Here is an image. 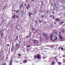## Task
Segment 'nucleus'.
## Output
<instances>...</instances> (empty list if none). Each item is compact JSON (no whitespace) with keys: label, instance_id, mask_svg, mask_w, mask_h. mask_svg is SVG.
I'll list each match as a JSON object with an SVG mask.
<instances>
[{"label":"nucleus","instance_id":"obj_2","mask_svg":"<svg viewBox=\"0 0 65 65\" xmlns=\"http://www.w3.org/2000/svg\"><path fill=\"white\" fill-rule=\"evenodd\" d=\"M15 17H16V18H17V19H18V18H19V16L17 15L16 14H14L13 15V16H12V18H13V19H14Z\"/></svg>","mask_w":65,"mask_h":65},{"label":"nucleus","instance_id":"obj_41","mask_svg":"<svg viewBox=\"0 0 65 65\" xmlns=\"http://www.w3.org/2000/svg\"><path fill=\"white\" fill-rule=\"evenodd\" d=\"M31 33H30L29 35L31 36Z\"/></svg>","mask_w":65,"mask_h":65},{"label":"nucleus","instance_id":"obj_11","mask_svg":"<svg viewBox=\"0 0 65 65\" xmlns=\"http://www.w3.org/2000/svg\"><path fill=\"white\" fill-rule=\"evenodd\" d=\"M3 22H7V20H5V19H3L2 20Z\"/></svg>","mask_w":65,"mask_h":65},{"label":"nucleus","instance_id":"obj_63","mask_svg":"<svg viewBox=\"0 0 65 65\" xmlns=\"http://www.w3.org/2000/svg\"><path fill=\"white\" fill-rule=\"evenodd\" d=\"M46 49H48V48H46Z\"/></svg>","mask_w":65,"mask_h":65},{"label":"nucleus","instance_id":"obj_15","mask_svg":"<svg viewBox=\"0 0 65 65\" xmlns=\"http://www.w3.org/2000/svg\"><path fill=\"white\" fill-rule=\"evenodd\" d=\"M61 31L62 32H65V31H64V30L63 29L61 30Z\"/></svg>","mask_w":65,"mask_h":65},{"label":"nucleus","instance_id":"obj_47","mask_svg":"<svg viewBox=\"0 0 65 65\" xmlns=\"http://www.w3.org/2000/svg\"><path fill=\"white\" fill-rule=\"evenodd\" d=\"M10 30L9 29H8L7 30V31H9Z\"/></svg>","mask_w":65,"mask_h":65},{"label":"nucleus","instance_id":"obj_10","mask_svg":"<svg viewBox=\"0 0 65 65\" xmlns=\"http://www.w3.org/2000/svg\"><path fill=\"white\" fill-rule=\"evenodd\" d=\"M53 32L54 33H57L58 32L57 31H56V30H53Z\"/></svg>","mask_w":65,"mask_h":65},{"label":"nucleus","instance_id":"obj_59","mask_svg":"<svg viewBox=\"0 0 65 65\" xmlns=\"http://www.w3.org/2000/svg\"><path fill=\"white\" fill-rule=\"evenodd\" d=\"M45 23H46V22H45Z\"/></svg>","mask_w":65,"mask_h":65},{"label":"nucleus","instance_id":"obj_17","mask_svg":"<svg viewBox=\"0 0 65 65\" xmlns=\"http://www.w3.org/2000/svg\"><path fill=\"white\" fill-rule=\"evenodd\" d=\"M53 64H54V65H55L56 64V62H54L53 61L52 62Z\"/></svg>","mask_w":65,"mask_h":65},{"label":"nucleus","instance_id":"obj_49","mask_svg":"<svg viewBox=\"0 0 65 65\" xmlns=\"http://www.w3.org/2000/svg\"><path fill=\"white\" fill-rule=\"evenodd\" d=\"M53 17V15H51L50 16V17Z\"/></svg>","mask_w":65,"mask_h":65},{"label":"nucleus","instance_id":"obj_35","mask_svg":"<svg viewBox=\"0 0 65 65\" xmlns=\"http://www.w3.org/2000/svg\"><path fill=\"white\" fill-rule=\"evenodd\" d=\"M63 47H61V50H63Z\"/></svg>","mask_w":65,"mask_h":65},{"label":"nucleus","instance_id":"obj_21","mask_svg":"<svg viewBox=\"0 0 65 65\" xmlns=\"http://www.w3.org/2000/svg\"><path fill=\"white\" fill-rule=\"evenodd\" d=\"M59 20V19L57 18L56 19V21H58V20Z\"/></svg>","mask_w":65,"mask_h":65},{"label":"nucleus","instance_id":"obj_5","mask_svg":"<svg viewBox=\"0 0 65 65\" xmlns=\"http://www.w3.org/2000/svg\"><path fill=\"white\" fill-rule=\"evenodd\" d=\"M12 62V58H11L9 65H11Z\"/></svg>","mask_w":65,"mask_h":65},{"label":"nucleus","instance_id":"obj_4","mask_svg":"<svg viewBox=\"0 0 65 65\" xmlns=\"http://www.w3.org/2000/svg\"><path fill=\"white\" fill-rule=\"evenodd\" d=\"M40 57H41V56L40 55H38L37 56V58L38 59H40Z\"/></svg>","mask_w":65,"mask_h":65},{"label":"nucleus","instance_id":"obj_44","mask_svg":"<svg viewBox=\"0 0 65 65\" xmlns=\"http://www.w3.org/2000/svg\"><path fill=\"white\" fill-rule=\"evenodd\" d=\"M19 43H21V41H19Z\"/></svg>","mask_w":65,"mask_h":65},{"label":"nucleus","instance_id":"obj_24","mask_svg":"<svg viewBox=\"0 0 65 65\" xmlns=\"http://www.w3.org/2000/svg\"><path fill=\"white\" fill-rule=\"evenodd\" d=\"M63 63H65V60L63 59Z\"/></svg>","mask_w":65,"mask_h":65},{"label":"nucleus","instance_id":"obj_61","mask_svg":"<svg viewBox=\"0 0 65 65\" xmlns=\"http://www.w3.org/2000/svg\"><path fill=\"white\" fill-rule=\"evenodd\" d=\"M26 1H28V0H26Z\"/></svg>","mask_w":65,"mask_h":65},{"label":"nucleus","instance_id":"obj_23","mask_svg":"<svg viewBox=\"0 0 65 65\" xmlns=\"http://www.w3.org/2000/svg\"><path fill=\"white\" fill-rule=\"evenodd\" d=\"M64 23V22L63 21L60 24L61 25H62V24H63V23Z\"/></svg>","mask_w":65,"mask_h":65},{"label":"nucleus","instance_id":"obj_51","mask_svg":"<svg viewBox=\"0 0 65 65\" xmlns=\"http://www.w3.org/2000/svg\"><path fill=\"white\" fill-rule=\"evenodd\" d=\"M60 48H61V47H59V49H60Z\"/></svg>","mask_w":65,"mask_h":65},{"label":"nucleus","instance_id":"obj_14","mask_svg":"<svg viewBox=\"0 0 65 65\" xmlns=\"http://www.w3.org/2000/svg\"><path fill=\"white\" fill-rule=\"evenodd\" d=\"M31 15H33V14L31 13H29V15L30 17H31Z\"/></svg>","mask_w":65,"mask_h":65},{"label":"nucleus","instance_id":"obj_20","mask_svg":"<svg viewBox=\"0 0 65 65\" xmlns=\"http://www.w3.org/2000/svg\"><path fill=\"white\" fill-rule=\"evenodd\" d=\"M18 39V36H17L16 38V40H17Z\"/></svg>","mask_w":65,"mask_h":65},{"label":"nucleus","instance_id":"obj_28","mask_svg":"<svg viewBox=\"0 0 65 65\" xmlns=\"http://www.w3.org/2000/svg\"><path fill=\"white\" fill-rule=\"evenodd\" d=\"M43 47H45V46H42L41 47V48H43Z\"/></svg>","mask_w":65,"mask_h":65},{"label":"nucleus","instance_id":"obj_43","mask_svg":"<svg viewBox=\"0 0 65 65\" xmlns=\"http://www.w3.org/2000/svg\"><path fill=\"white\" fill-rule=\"evenodd\" d=\"M53 14H55V12L54 11L53 12Z\"/></svg>","mask_w":65,"mask_h":65},{"label":"nucleus","instance_id":"obj_52","mask_svg":"<svg viewBox=\"0 0 65 65\" xmlns=\"http://www.w3.org/2000/svg\"><path fill=\"white\" fill-rule=\"evenodd\" d=\"M15 28H16V29H18V28H17V27H15Z\"/></svg>","mask_w":65,"mask_h":65},{"label":"nucleus","instance_id":"obj_58","mask_svg":"<svg viewBox=\"0 0 65 65\" xmlns=\"http://www.w3.org/2000/svg\"><path fill=\"white\" fill-rule=\"evenodd\" d=\"M53 19H54V17H53Z\"/></svg>","mask_w":65,"mask_h":65},{"label":"nucleus","instance_id":"obj_13","mask_svg":"<svg viewBox=\"0 0 65 65\" xmlns=\"http://www.w3.org/2000/svg\"><path fill=\"white\" fill-rule=\"evenodd\" d=\"M3 33H1V37H3Z\"/></svg>","mask_w":65,"mask_h":65},{"label":"nucleus","instance_id":"obj_34","mask_svg":"<svg viewBox=\"0 0 65 65\" xmlns=\"http://www.w3.org/2000/svg\"><path fill=\"white\" fill-rule=\"evenodd\" d=\"M37 12V11H36V10L35 12V13H36V12Z\"/></svg>","mask_w":65,"mask_h":65},{"label":"nucleus","instance_id":"obj_29","mask_svg":"<svg viewBox=\"0 0 65 65\" xmlns=\"http://www.w3.org/2000/svg\"><path fill=\"white\" fill-rule=\"evenodd\" d=\"M19 46V44H16V46Z\"/></svg>","mask_w":65,"mask_h":65},{"label":"nucleus","instance_id":"obj_37","mask_svg":"<svg viewBox=\"0 0 65 65\" xmlns=\"http://www.w3.org/2000/svg\"><path fill=\"white\" fill-rule=\"evenodd\" d=\"M51 26H52V27H54V25L52 24L51 25Z\"/></svg>","mask_w":65,"mask_h":65},{"label":"nucleus","instance_id":"obj_39","mask_svg":"<svg viewBox=\"0 0 65 65\" xmlns=\"http://www.w3.org/2000/svg\"><path fill=\"white\" fill-rule=\"evenodd\" d=\"M27 46L28 47H30V46Z\"/></svg>","mask_w":65,"mask_h":65},{"label":"nucleus","instance_id":"obj_57","mask_svg":"<svg viewBox=\"0 0 65 65\" xmlns=\"http://www.w3.org/2000/svg\"><path fill=\"white\" fill-rule=\"evenodd\" d=\"M25 6H26V4L25 5Z\"/></svg>","mask_w":65,"mask_h":65},{"label":"nucleus","instance_id":"obj_53","mask_svg":"<svg viewBox=\"0 0 65 65\" xmlns=\"http://www.w3.org/2000/svg\"><path fill=\"white\" fill-rule=\"evenodd\" d=\"M48 46V45H46V46Z\"/></svg>","mask_w":65,"mask_h":65},{"label":"nucleus","instance_id":"obj_16","mask_svg":"<svg viewBox=\"0 0 65 65\" xmlns=\"http://www.w3.org/2000/svg\"><path fill=\"white\" fill-rule=\"evenodd\" d=\"M43 21L42 20H40L39 21V22L40 23H41Z\"/></svg>","mask_w":65,"mask_h":65},{"label":"nucleus","instance_id":"obj_18","mask_svg":"<svg viewBox=\"0 0 65 65\" xmlns=\"http://www.w3.org/2000/svg\"><path fill=\"white\" fill-rule=\"evenodd\" d=\"M23 6V4H21V6H20V7H22Z\"/></svg>","mask_w":65,"mask_h":65},{"label":"nucleus","instance_id":"obj_27","mask_svg":"<svg viewBox=\"0 0 65 65\" xmlns=\"http://www.w3.org/2000/svg\"><path fill=\"white\" fill-rule=\"evenodd\" d=\"M36 23V24H37L38 23V22H37V21H35Z\"/></svg>","mask_w":65,"mask_h":65},{"label":"nucleus","instance_id":"obj_31","mask_svg":"<svg viewBox=\"0 0 65 65\" xmlns=\"http://www.w3.org/2000/svg\"><path fill=\"white\" fill-rule=\"evenodd\" d=\"M54 5L55 6H57V5H56V4H54Z\"/></svg>","mask_w":65,"mask_h":65},{"label":"nucleus","instance_id":"obj_60","mask_svg":"<svg viewBox=\"0 0 65 65\" xmlns=\"http://www.w3.org/2000/svg\"><path fill=\"white\" fill-rule=\"evenodd\" d=\"M48 13V11H47V13Z\"/></svg>","mask_w":65,"mask_h":65},{"label":"nucleus","instance_id":"obj_50","mask_svg":"<svg viewBox=\"0 0 65 65\" xmlns=\"http://www.w3.org/2000/svg\"><path fill=\"white\" fill-rule=\"evenodd\" d=\"M17 30H18V31H19V28H18V29H17Z\"/></svg>","mask_w":65,"mask_h":65},{"label":"nucleus","instance_id":"obj_7","mask_svg":"<svg viewBox=\"0 0 65 65\" xmlns=\"http://www.w3.org/2000/svg\"><path fill=\"white\" fill-rule=\"evenodd\" d=\"M61 34V33H59V38L60 39H62L63 38H62V37L60 36V34Z\"/></svg>","mask_w":65,"mask_h":65},{"label":"nucleus","instance_id":"obj_30","mask_svg":"<svg viewBox=\"0 0 65 65\" xmlns=\"http://www.w3.org/2000/svg\"><path fill=\"white\" fill-rule=\"evenodd\" d=\"M9 58L7 56L6 57V59H8Z\"/></svg>","mask_w":65,"mask_h":65},{"label":"nucleus","instance_id":"obj_8","mask_svg":"<svg viewBox=\"0 0 65 65\" xmlns=\"http://www.w3.org/2000/svg\"><path fill=\"white\" fill-rule=\"evenodd\" d=\"M14 50V46H13V45H12V46L11 48V51L12 52L13 51V50Z\"/></svg>","mask_w":65,"mask_h":65},{"label":"nucleus","instance_id":"obj_45","mask_svg":"<svg viewBox=\"0 0 65 65\" xmlns=\"http://www.w3.org/2000/svg\"><path fill=\"white\" fill-rule=\"evenodd\" d=\"M35 56H36V55H35L34 58H36V57Z\"/></svg>","mask_w":65,"mask_h":65},{"label":"nucleus","instance_id":"obj_26","mask_svg":"<svg viewBox=\"0 0 65 65\" xmlns=\"http://www.w3.org/2000/svg\"><path fill=\"white\" fill-rule=\"evenodd\" d=\"M61 64V62H59L58 63V65H60V64Z\"/></svg>","mask_w":65,"mask_h":65},{"label":"nucleus","instance_id":"obj_19","mask_svg":"<svg viewBox=\"0 0 65 65\" xmlns=\"http://www.w3.org/2000/svg\"><path fill=\"white\" fill-rule=\"evenodd\" d=\"M24 63H27V61H26V60H24Z\"/></svg>","mask_w":65,"mask_h":65},{"label":"nucleus","instance_id":"obj_32","mask_svg":"<svg viewBox=\"0 0 65 65\" xmlns=\"http://www.w3.org/2000/svg\"><path fill=\"white\" fill-rule=\"evenodd\" d=\"M18 55L19 56H21V55L20 54H19Z\"/></svg>","mask_w":65,"mask_h":65},{"label":"nucleus","instance_id":"obj_62","mask_svg":"<svg viewBox=\"0 0 65 65\" xmlns=\"http://www.w3.org/2000/svg\"><path fill=\"white\" fill-rule=\"evenodd\" d=\"M17 63H18L19 62V61H17Z\"/></svg>","mask_w":65,"mask_h":65},{"label":"nucleus","instance_id":"obj_12","mask_svg":"<svg viewBox=\"0 0 65 65\" xmlns=\"http://www.w3.org/2000/svg\"><path fill=\"white\" fill-rule=\"evenodd\" d=\"M45 39H46V40H48V36H47L45 38Z\"/></svg>","mask_w":65,"mask_h":65},{"label":"nucleus","instance_id":"obj_42","mask_svg":"<svg viewBox=\"0 0 65 65\" xmlns=\"http://www.w3.org/2000/svg\"><path fill=\"white\" fill-rule=\"evenodd\" d=\"M54 24H57V22H55Z\"/></svg>","mask_w":65,"mask_h":65},{"label":"nucleus","instance_id":"obj_1","mask_svg":"<svg viewBox=\"0 0 65 65\" xmlns=\"http://www.w3.org/2000/svg\"><path fill=\"white\" fill-rule=\"evenodd\" d=\"M51 39L53 41L56 40L57 39V37L54 35H52L51 36Z\"/></svg>","mask_w":65,"mask_h":65},{"label":"nucleus","instance_id":"obj_22","mask_svg":"<svg viewBox=\"0 0 65 65\" xmlns=\"http://www.w3.org/2000/svg\"><path fill=\"white\" fill-rule=\"evenodd\" d=\"M23 12H24V11H21V13H22V14H23Z\"/></svg>","mask_w":65,"mask_h":65},{"label":"nucleus","instance_id":"obj_56","mask_svg":"<svg viewBox=\"0 0 65 65\" xmlns=\"http://www.w3.org/2000/svg\"><path fill=\"white\" fill-rule=\"evenodd\" d=\"M14 11H15V10H14Z\"/></svg>","mask_w":65,"mask_h":65},{"label":"nucleus","instance_id":"obj_54","mask_svg":"<svg viewBox=\"0 0 65 65\" xmlns=\"http://www.w3.org/2000/svg\"><path fill=\"white\" fill-rule=\"evenodd\" d=\"M20 64H22V63H20Z\"/></svg>","mask_w":65,"mask_h":65},{"label":"nucleus","instance_id":"obj_25","mask_svg":"<svg viewBox=\"0 0 65 65\" xmlns=\"http://www.w3.org/2000/svg\"><path fill=\"white\" fill-rule=\"evenodd\" d=\"M22 35H22V33H21L20 34V36H22Z\"/></svg>","mask_w":65,"mask_h":65},{"label":"nucleus","instance_id":"obj_64","mask_svg":"<svg viewBox=\"0 0 65 65\" xmlns=\"http://www.w3.org/2000/svg\"><path fill=\"white\" fill-rule=\"evenodd\" d=\"M58 45H57V46H58Z\"/></svg>","mask_w":65,"mask_h":65},{"label":"nucleus","instance_id":"obj_46","mask_svg":"<svg viewBox=\"0 0 65 65\" xmlns=\"http://www.w3.org/2000/svg\"><path fill=\"white\" fill-rule=\"evenodd\" d=\"M42 18H43L44 17V15H42Z\"/></svg>","mask_w":65,"mask_h":65},{"label":"nucleus","instance_id":"obj_36","mask_svg":"<svg viewBox=\"0 0 65 65\" xmlns=\"http://www.w3.org/2000/svg\"><path fill=\"white\" fill-rule=\"evenodd\" d=\"M63 57H64V58H65V55H63Z\"/></svg>","mask_w":65,"mask_h":65},{"label":"nucleus","instance_id":"obj_48","mask_svg":"<svg viewBox=\"0 0 65 65\" xmlns=\"http://www.w3.org/2000/svg\"><path fill=\"white\" fill-rule=\"evenodd\" d=\"M3 65H5V64L3 63Z\"/></svg>","mask_w":65,"mask_h":65},{"label":"nucleus","instance_id":"obj_55","mask_svg":"<svg viewBox=\"0 0 65 65\" xmlns=\"http://www.w3.org/2000/svg\"><path fill=\"white\" fill-rule=\"evenodd\" d=\"M8 38H10V37H9Z\"/></svg>","mask_w":65,"mask_h":65},{"label":"nucleus","instance_id":"obj_40","mask_svg":"<svg viewBox=\"0 0 65 65\" xmlns=\"http://www.w3.org/2000/svg\"><path fill=\"white\" fill-rule=\"evenodd\" d=\"M7 46H9V44H7Z\"/></svg>","mask_w":65,"mask_h":65},{"label":"nucleus","instance_id":"obj_38","mask_svg":"<svg viewBox=\"0 0 65 65\" xmlns=\"http://www.w3.org/2000/svg\"><path fill=\"white\" fill-rule=\"evenodd\" d=\"M28 37H29V36H26L27 38H28Z\"/></svg>","mask_w":65,"mask_h":65},{"label":"nucleus","instance_id":"obj_33","mask_svg":"<svg viewBox=\"0 0 65 65\" xmlns=\"http://www.w3.org/2000/svg\"><path fill=\"white\" fill-rule=\"evenodd\" d=\"M35 30V29H34V28H33L32 29V31H34Z\"/></svg>","mask_w":65,"mask_h":65},{"label":"nucleus","instance_id":"obj_3","mask_svg":"<svg viewBox=\"0 0 65 65\" xmlns=\"http://www.w3.org/2000/svg\"><path fill=\"white\" fill-rule=\"evenodd\" d=\"M42 35H43L44 37H46V36H47V33H44L42 34Z\"/></svg>","mask_w":65,"mask_h":65},{"label":"nucleus","instance_id":"obj_9","mask_svg":"<svg viewBox=\"0 0 65 65\" xmlns=\"http://www.w3.org/2000/svg\"><path fill=\"white\" fill-rule=\"evenodd\" d=\"M34 43H37L38 42L36 40H35L34 41Z\"/></svg>","mask_w":65,"mask_h":65},{"label":"nucleus","instance_id":"obj_6","mask_svg":"<svg viewBox=\"0 0 65 65\" xmlns=\"http://www.w3.org/2000/svg\"><path fill=\"white\" fill-rule=\"evenodd\" d=\"M30 7V6L29 5H28L27 6L26 8H27V9H28V8H29Z\"/></svg>","mask_w":65,"mask_h":65}]
</instances>
